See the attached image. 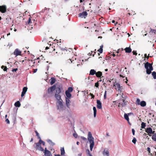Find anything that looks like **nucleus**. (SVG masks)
Returning a JSON list of instances; mask_svg holds the SVG:
<instances>
[{"label": "nucleus", "instance_id": "nucleus-61", "mask_svg": "<svg viewBox=\"0 0 156 156\" xmlns=\"http://www.w3.org/2000/svg\"><path fill=\"white\" fill-rule=\"evenodd\" d=\"M120 50V49H119L118 50V51L116 52L117 53H119V50Z\"/></svg>", "mask_w": 156, "mask_h": 156}, {"label": "nucleus", "instance_id": "nucleus-30", "mask_svg": "<svg viewBox=\"0 0 156 156\" xmlns=\"http://www.w3.org/2000/svg\"><path fill=\"white\" fill-rule=\"evenodd\" d=\"M124 117L125 119L128 122H129V119L128 115L127 114L125 113L124 115Z\"/></svg>", "mask_w": 156, "mask_h": 156}, {"label": "nucleus", "instance_id": "nucleus-25", "mask_svg": "<svg viewBox=\"0 0 156 156\" xmlns=\"http://www.w3.org/2000/svg\"><path fill=\"white\" fill-rule=\"evenodd\" d=\"M96 71L93 69H91L90 72V75H93L95 74H96Z\"/></svg>", "mask_w": 156, "mask_h": 156}, {"label": "nucleus", "instance_id": "nucleus-40", "mask_svg": "<svg viewBox=\"0 0 156 156\" xmlns=\"http://www.w3.org/2000/svg\"><path fill=\"white\" fill-rule=\"evenodd\" d=\"M31 17H30L29 18L28 20V22H27L28 24H30V23H31Z\"/></svg>", "mask_w": 156, "mask_h": 156}, {"label": "nucleus", "instance_id": "nucleus-8", "mask_svg": "<svg viewBox=\"0 0 156 156\" xmlns=\"http://www.w3.org/2000/svg\"><path fill=\"white\" fill-rule=\"evenodd\" d=\"M88 14V13L86 11H84L82 12L79 13L78 14V16L79 17L82 18H86V17L87 16Z\"/></svg>", "mask_w": 156, "mask_h": 156}, {"label": "nucleus", "instance_id": "nucleus-38", "mask_svg": "<svg viewBox=\"0 0 156 156\" xmlns=\"http://www.w3.org/2000/svg\"><path fill=\"white\" fill-rule=\"evenodd\" d=\"M73 90V88L72 87H69L68 88V90L66 91H68L69 92H70L72 91Z\"/></svg>", "mask_w": 156, "mask_h": 156}, {"label": "nucleus", "instance_id": "nucleus-57", "mask_svg": "<svg viewBox=\"0 0 156 156\" xmlns=\"http://www.w3.org/2000/svg\"><path fill=\"white\" fill-rule=\"evenodd\" d=\"M152 134H153V135L156 134L155 133V132L154 131H152Z\"/></svg>", "mask_w": 156, "mask_h": 156}, {"label": "nucleus", "instance_id": "nucleus-6", "mask_svg": "<svg viewBox=\"0 0 156 156\" xmlns=\"http://www.w3.org/2000/svg\"><path fill=\"white\" fill-rule=\"evenodd\" d=\"M35 144H36V146L35 147V148L37 150H38L40 151H43L44 150V149L42 148L41 144L39 143H35Z\"/></svg>", "mask_w": 156, "mask_h": 156}, {"label": "nucleus", "instance_id": "nucleus-34", "mask_svg": "<svg viewBox=\"0 0 156 156\" xmlns=\"http://www.w3.org/2000/svg\"><path fill=\"white\" fill-rule=\"evenodd\" d=\"M152 139L154 141L156 142V134L153 135Z\"/></svg>", "mask_w": 156, "mask_h": 156}, {"label": "nucleus", "instance_id": "nucleus-31", "mask_svg": "<svg viewBox=\"0 0 156 156\" xmlns=\"http://www.w3.org/2000/svg\"><path fill=\"white\" fill-rule=\"evenodd\" d=\"M150 31L149 33H154V34H156V30H153L151 28H150Z\"/></svg>", "mask_w": 156, "mask_h": 156}, {"label": "nucleus", "instance_id": "nucleus-19", "mask_svg": "<svg viewBox=\"0 0 156 156\" xmlns=\"http://www.w3.org/2000/svg\"><path fill=\"white\" fill-rule=\"evenodd\" d=\"M103 154L104 155H105L106 156H109V152L108 150L106 149H105L103 152Z\"/></svg>", "mask_w": 156, "mask_h": 156}, {"label": "nucleus", "instance_id": "nucleus-18", "mask_svg": "<svg viewBox=\"0 0 156 156\" xmlns=\"http://www.w3.org/2000/svg\"><path fill=\"white\" fill-rule=\"evenodd\" d=\"M61 87L60 86H59V87H56L55 89H56V93L57 94H60L61 93Z\"/></svg>", "mask_w": 156, "mask_h": 156}, {"label": "nucleus", "instance_id": "nucleus-22", "mask_svg": "<svg viewBox=\"0 0 156 156\" xmlns=\"http://www.w3.org/2000/svg\"><path fill=\"white\" fill-rule=\"evenodd\" d=\"M95 74L97 77L102 78L101 76L102 75V73L101 71H98L97 72H96Z\"/></svg>", "mask_w": 156, "mask_h": 156}, {"label": "nucleus", "instance_id": "nucleus-50", "mask_svg": "<svg viewBox=\"0 0 156 156\" xmlns=\"http://www.w3.org/2000/svg\"><path fill=\"white\" fill-rule=\"evenodd\" d=\"M133 54L134 55H137V53L136 52V51H133Z\"/></svg>", "mask_w": 156, "mask_h": 156}, {"label": "nucleus", "instance_id": "nucleus-60", "mask_svg": "<svg viewBox=\"0 0 156 156\" xmlns=\"http://www.w3.org/2000/svg\"><path fill=\"white\" fill-rule=\"evenodd\" d=\"M42 143L43 144V145H45V142H44V141H43L42 142Z\"/></svg>", "mask_w": 156, "mask_h": 156}, {"label": "nucleus", "instance_id": "nucleus-1", "mask_svg": "<svg viewBox=\"0 0 156 156\" xmlns=\"http://www.w3.org/2000/svg\"><path fill=\"white\" fill-rule=\"evenodd\" d=\"M88 139L90 143V150L92 151L94 144V138L93 137L91 133L90 132H89L88 133Z\"/></svg>", "mask_w": 156, "mask_h": 156}, {"label": "nucleus", "instance_id": "nucleus-16", "mask_svg": "<svg viewBox=\"0 0 156 156\" xmlns=\"http://www.w3.org/2000/svg\"><path fill=\"white\" fill-rule=\"evenodd\" d=\"M58 101V108L60 107V108H62L63 107V105L62 103V100L61 99V101Z\"/></svg>", "mask_w": 156, "mask_h": 156}, {"label": "nucleus", "instance_id": "nucleus-54", "mask_svg": "<svg viewBox=\"0 0 156 156\" xmlns=\"http://www.w3.org/2000/svg\"><path fill=\"white\" fill-rule=\"evenodd\" d=\"M132 132L133 134V135H135V131L133 129H132Z\"/></svg>", "mask_w": 156, "mask_h": 156}, {"label": "nucleus", "instance_id": "nucleus-52", "mask_svg": "<svg viewBox=\"0 0 156 156\" xmlns=\"http://www.w3.org/2000/svg\"><path fill=\"white\" fill-rule=\"evenodd\" d=\"M40 140H39V142L38 143H39L40 144H41L42 143V142L43 141L42 140L41 138L39 139Z\"/></svg>", "mask_w": 156, "mask_h": 156}, {"label": "nucleus", "instance_id": "nucleus-36", "mask_svg": "<svg viewBox=\"0 0 156 156\" xmlns=\"http://www.w3.org/2000/svg\"><path fill=\"white\" fill-rule=\"evenodd\" d=\"M1 68L3 69V70L4 71H6L7 70V67L6 66H2L1 67Z\"/></svg>", "mask_w": 156, "mask_h": 156}, {"label": "nucleus", "instance_id": "nucleus-41", "mask_svg": "<svg viewBox=\"0 0 156 156\" xmlns=\"http://www.w3.org/2000/svg\"><path fill=\"white\" fill-rule=\"evenodd\" d=\"M149 55V54H148V56H147V54H144V58H147V60L149 58V57H151V56H150Z\"/></svg>", "mask_w": 156, "mask_h": 156}, {"label": "nucleus", "instance_id": "nucleus-13", "mask_svg": "<svg viewBox=\"0 0 156 156\" xmlns=\"http://www.w3.org/2000/svg\"><path fill=\"white\" fill-rule=\"evenodd\" d=\"M114 86L115 87V89L116 90H117L118 91L120 90L121 89V87H120V85L118 83H117L115 84Z\"/></svg>", "mask_w": 156, "mask_h": 156}, {"label": "nucleus", "instance_id": "nucleus-14", "mask_svg": "<svg viewBox=\"0 0 156 156\" xmlns=\"http://www.w3.org/2000/svg\"><path fill=\"white\" fill-rule=\"evenodd\" d=\"M69 98H68L66 97V106L68 108H69V106L70 105V103L71 102Z\"/></svg>", "mask_w": 156, "mask_h": 156}, {"label": "nucleus", "instance_id": "nucleus-32", "mask_svg": "<svg viewBox=\"0 0 156 156\" xmlns=\"http://www.w3.org/2000/svg\"><path fill=\"white\" fill-rule=\"evenodd\" d=\"M103 46L102 45L100 46V48L98 50V51L100 53H101L103 52Z\"/></svg>", "mask_w": 156, "mask_h": 156}, {"label": "nucleus", "instance_id": "nucleus-7", "mask_svg": "<svg viewBox=\"0 0 156 156\" xmlns=\"http://www.w3.org/2000/svg\"><path fill=\"white\" fill-rule=\"evenodd\" d=\"M7 7L5 5L2 6L0 5V12L2 13H4L6 12Z\"/></svg>", "mask_w": 156, "mask_h": 156}, {"label": "nucleus", "instance_id": "nucleus-51", "mask_svg": "<svg viewBox=\"0 0 156 156\" xmlns=\"http://www.w3.org/2000/svg\"><path fill=\"white\" fill-rule=\"evenodd\" d=\"M18 70L17 68L13 69H12V72H16Z\"/></svg>", "mask_w": 156, "mask_h": 156}, {"label": "nucleus", "instance_id": "nucleus-58", "mask_svg": "<svg viewBox=\"0 0 156 156\" xmlns=\"http://www.w3.org/2000/svg\"><path fill=\"white\" fill-rule=\"evenodd\" d=\"M55 156H61L59 154H55Z\"/></svg>", "mask_w": 156, "mask_h": 156}, {"label": "nucleus", "instance_id": "nucleus-43", "mask_svg": "<svg viewBox=\"0 0 156 156\" xmlns=\"http://www.w3.org/2000/svg\"><path fill=\"white\" fill-rule=\"evenodd\" d=\"M136 102L137 103L138 105H140V100L138 98H137L136 99Z\"/></svg>", "mask_w": 156, "mask_h": 156}, {"label": "nucleus", "instance_id": "nucleus-21", "mask_svg": "<svg viewBox=\"0 0 156 156\" xmlns=\"http://www.w3.org/2000/svg\"><path fill=\"white\" fill-rule=\"evenodd\" d=\"M44 153L45 156H52L51 152L49 151L46 152H44Z\"/></svg>", "mask_w": 156, "mask_h": 156}, {"label": "nucleus", "instance_id": "nucleus-37", "mask_svg": "<svg viewBox=\"0 0 156 156\" xmlns=\"http://www.w3.org/2000/svg\"><path fill=\"white\" fill-rule=\"evenodd\" d=\"M87 156H92V154L90 153V151L88 149L87 150Z\"/></svg>", "mask_w": 156, "mask_h": 156}, {"label": "nucleus", "instance_id": "nucleus-42", "mask_svg": "<svg viewBox=\"0 0 156 156\" xmlns=\"http://www.w3.org/2000/svg\"><path fill=\"white\" fill-rule=\"evenodd\" d=\"M136 141V138L135 137H134L133 139V140H132V142L134 144H135Z\"/></svg>", "mask_w": 156, "mask_h": 156}, {"label": "nucleus", "instance_id": "nucleus-20", "mask_svg": "<svg viewBox=\"0 0 156 156\" xmlns=\"http://www.w3.org/2000/svg\"><path fill=\"white\" fill-rule=\"evenodd\" d=\"M126 52L129 53L131 52L132 49L130 47H126L125 49Z\"/></svg>", "mask_w": 156, "mask_h": 156}, {"label": "nucleus", "instance_id": "nucleus-39", "mask_svg": "<svg viewBox=\"0 0 156 156\" xmlns=\"http://www.w3.org/2000/svg\"><path fill=\"white\" fill-rule=\"evenodd\" d=\"M35 132L36 134V136H37L38 139H40V137L39 136V134L37 131L36 130H35Z\"/></svg>", "mask_w": 156, "mask_h": 156}, {"label": "nucleus", "instance_id": "nucleus-9", "mask_svg": "<svg viewBox=\"0 0 156 156\" xmlns=\"http://www.w3.org/2000/svg\"><path fill=\"white\" fill-rule=\"evenodd\" d=\"M56 88V86L55 85H54L52 86L49 88L47 90V92L48 94H50L52 93Z\"/></svg>", "mask_w": 156, "mask_h": 156}, {"label": "nucleus", "instance_id": "nucleus-17", "mask_svg": "<svg viewBox=\"0 0 156 156\" xmlns=\"http://www.w3.org/2000/svg\"><path fill=\"white\" fill-rule=\"evenodd\" d=\"M55 96L58 101L61 100V96L60 94H55Z\"/></svg>", "mask_w": 156, "mask_h": 156}, {"label": "nucleus", "instance_id": "nucleus-48", "mask_svg": "<svg viewBox=\"0 0 156 156\" xmlns=\"http://www.w3.org/2000/svg\"><path fill=\"white\" fill-rule=\"evenodd\" d=\"M147 151H148V153L149 154L151 152V149L150 147H148L147 148Z\"/></svg>", "mask_w": 156, "mask_h": 156}, {"label": "nucleus", "instance_id": "nucleus-24", "mask_svg": "<svg viewBox=\"0 0 156 156\" xmlns=\"http://www.w3.org/2000/svg\"><path fill=\"white\" fill-rule=\"evenodd\" d=\"M66 96L68 98H70L71 97V94L70 93L68 92V91H66Z\"/></svg>", "mask_w": 156, "mask_h": 156}, {"label": "nucleus", "instance_id": "nucleus-26", "mask_svg": "<svg viewBox=\"0 0 156 156\" xmlns=\"http://www.w3.org/2000/svg\"><path fill=\"white\" fill-rule=\"evenodd\" d=\"M56 81V79L54 77L51 78V81H50V84L51 85H52Z\"/></svg>", "mask_w": 156, "mask_h": 156}, {"label": "nucleus", "instance_id": "nucleus-33", "mask_svg": "<svg viewBox=\"0 0 156 156\" xmlns=\"http://www.w3.org/2000/svg\"><path fill=\"white\" fill-rule=\"evenodd\" d=\"M152 75L153 77V78L155 79H156V72L155 71L152 72Z\"/></svg>", "mask_w": 156, "mask_h": 156}, {"label": "nucleus", "instance_id": "nucleus-27", "mask_svg": "<svg viewBox=\"0 0 156 156\" xmlns=\"http://www.w3.org/2000/svg\"><path fill=\"white\" fill-rule=\"evenodd\" d=\"M140 105L141 106L144 107L146 106V103L145 101H142L140 102Z\"/></svg>", "mask_w": 156, "mask_h": 156}, {"label": "nucleus", "instance_id": "nucleus-56", "mask_svg": "<svg viewBox=\"0 0 156 156\" xmlns=\"http://www.w3.org/2000/svg\"><path fill=\"white\" fill-rule=\"evenodd\" d=\"M92 98H94V96L92 94H90Z\"/></svg>", "mask_w": 156, "mask_h": 156}, {"label": "nucleus", "instance_id": "nucleus-59", "mask_svg": "<svg viewBox=\"0 0 156 156\" xmlns=\"http://www.w3.org/2000/svg\"><path fill=\"white\" fill-rule=\"evenodd\" d=\"M114 53V52L113 54L112 55L114 57L116 55Z\"/></svg>", "mask_w": 156, "mask_h": 156}, {"label": "nucleus", "instance_id": "nucleus-28", "mask_svg": "<svg viewBox=\"0 0 156 156\" xmlns=\"http://www.w3.org/2000/svg\"><path fill=\"white\" fill-rule=\"evenodd\" d=\"M14 105L16 107H19L20 106L21 104L20 102L19 101H18L15 103Z\"/></svg>", "mask_w": 156, "mask_h": 156}, {"label": "nucleus", "instance_id": "nucleus-4", "mask_svg": "<svg viewBox=\"0 0 156 156\" xmlns=\"http://www.w3.org/2000/svg\"><path fill=\"white\" fill-rule=\"evenodd\" d=\"M51 48H53V49L52 51L53 52L56 51V53L58 55L59 54L60 52H59V51L58 50V46L55 47V46H54L53 47L52 46H50V47L49 48H48V47H46L45 48V49L47 50L48 49V48L51 49Z\"/></svg>", "mask_w": 156, "mask_h": 156}, {"label": "nucleus", "instance_id": "nucleus-55", "mask_svg": "<svg viewBox=\"0 0 156 156\" xmlns=\"http://www.w3.org/2000/svg\"><path fill=\"white\" fill-rule=\"evenodd\" d=\"M44 152H46L49 151V150H47L46 148H45L44 150Z\"/></svg>", "mask_w": 156, "mask_h": 156}, {"label": "nucleus", "instance_id": "nucleus-64", "mask_svg": "<svg viewBox=\"0 0 156 156\" xmlns=\"http://www.w3.org/2000/svg\"><path fill=\"white\" fill-rule=\"evenodd\" d=\"M79 143H79V142H78V141H77V142H76V144H77V145H79Z\"/></svg>", "mask_w": 156, "mask_h": 156}, {"label": "nucleus", "instance_id": "nucleus-62", "mask_svg": "<svg viewBox=\"0 0 156 156\" xmlns=\"http://www.w3.org/2000/svg\"><path fill=\"white\" fill-rule=\"evenodd\" d=\"M37 69H34V73L36 72V71H37Z\"/></svg>", "mask_w": 156, "mask_h": 156}, {"label": "nucleus", "instance_id": "nucleus-44", "mask_svg": "<svg viewBox=\"0 0 156 156\" xmlns=\"http://www.w3.org/2000/svg\"><path fill=\"white\" fill-rule=\"evenodd\" d=\"M106 91H105L104 94V98L105 99H106Z\"/></svg>", "mask_w": 156, "mask_h": 156}, {"label": "nucleus", "instance_id": "nucleus-11", "mask_svg": "<svg viewBox=\"0 0 156 156\" xmlns=\"http://www.w3.org/2000/svg\"><path fill=\"white\" fill-rule=\"evenodd\" d=\"M97 107L99 109L102 108V104L99 100H97Z\"/></svg>", "mask_w": 156, "mask_h": 156}, {"label": "nucleus", "instance_id": "nucleus-12", "mask_svg": "<svg viewBox=\"0 0 156 156\" xmlns=\"http://www.w3.org/2000/svg\"><path fill=\"white\" fill-rule=\"evenodd\" d=\"M152 129L150 127L147 128L145 129V131L148 133V135L151 136L152 133Z\"/></svg>", "mask_w": 156, "mask_h": 156}, {"label": "nucleus", "instance_id": "nucleus-10", "mask_svg": "<svg viewBox=\"0 0 156 156\" xmlns=\"http://www.w3.org/2000/svg\"><path fill=\"white\" fill-rule=\"evenodd\" d=\"M14 54L17 56L19 55H21V51L18 48L16 49L14 51Z\"/></svg>", "mask_w": 156, "mask_h": 156}, {"label": "nucleus", "instance_id": "nucleus-29", "mask_svg": "<svg viewBox=\"0 0 156 156\" xmlns=\"http://www.w3.org/2000/svg\"><path fill=\"white\" fill-rule=\"evenodd\" d=\"M93 110H94V117H95L96 116L97 113V110L95 107H93Z\"/></svg>", "mask_w": 156, "mask_h": 156}, {"label": "nucleus", "instance_id": "nucleus-15", "mask_svg": "<svg viewBox=\"0 0 156 156\" xmlns=\"http://www.w3.org/2000/svg\"><path fill=\"white\" fill-rule=\"evenodd\" d=\"M27 90V88L26 87H24L23 89L22 92L21 96L22 97L25 94Z\"/></svg>", "mask_w": 156, "mask_h": 156}, {"label": "nucleus", "instance_id": "nucleus-3", "mask_svg": "<svg viewBox=\"0 0 156 156\" xmlns=\"http://www.w3.org/2000/svg\"><path fill=\"white\" fill-rule=\"evenodd\" d=\"M71 55V53L70 51H69L68 54V57H66L65 58V60L66 63H72L73 64L75 63V62H74V60H73V59H71L70 58V56Z\"/></svg>", "mask_w": 156, "mask_h": 156}, {"label": "nucleus", "instance_id": "nucleus-35", "mask_svg": "<svg viewBox=\"0 0 156 156\" xmlns=\"http://www.w3.org/2000/svg\"><path fill=\"white\" fill-rule=\"evenodd\" d=\"M146 123L144 122H142L141 124V128H144L146 126Z\"/></svg>", "mask_w": 156, "mask_h": 156}, {"label": "nucleus", "instance_id": "nucleus-46", "mask_svg": "<svg viewBox=\"0 0 156 156\" xmlns=\"http://www.w3.org/2000/svg\"><path fill=\"white\" fill-rule=\"evenodd\" d=\"M71 59H73V60H74V62H75V63H76V60L78 61V59H76V58H74V57L72 58H71Z\"/></svg>", "mask_w": 156, "mask_h": 156}, {"label": "nucleus", "instance_id": "nucleus-2", "mask_svg": "<svg viewBox=\"0 0 156 156\" xmlns=\"http://www.w3.org/2000/svg\"><path fill=\"white\" fill-rule=\"evenodd\" d=\"M152 65V63H149L148 62H146L145 64L144 67L146 69V73L148 74H150L153 70Z\"/></svg>", "mask_w": 156, "mask_h": 156}, {"label": "nucleus", "instance_id": "nucleus-5", "mask_svg": "<svg viewBox=\"0 0 156 156\" xmlns=\"http://www.w3.org/2000/svg\"><path fill=\"white\" fill-rule=\"evenodd\" d=\"M127 101L125 100L122 99V100H120L119 101V105L118 106H122V107H124L127 104Z\"/></svg>", "mask_w": 156, "mask_h": 156}, {"label": "nucleus", "instance_id": "nucleus-45", "mask_svg": "<svg viewBox=\"0 0 156 156\" xmlns=\"http://www.w3.org/2000/svg\"><path fill=\"white\" fill-rule=\"evenodd\" d=\"M95 86L97 87H98L99 86V83L98 82L96 83L95 84Z\"/></svg>", "mask_w": 156, "mask_h": 156}, {"label": "nucleus", "instance_id": "nucleus-47", "mask_svg": "<svg viewBox=\"0 0 156 156\" xmlns=\"http://www.w3.org/2000/svg\"><path fill=\"white\" fill-rule=\"evenodd\" d=\"M5 122L7 124H9L10 122L9 120L8 119H6L5 120Z\"/></svg>", "mask_w": 156, "mask_h": 156}, {"label": "nucleus", "instance_id": "nucleus-63", "mask_svg": "<svg viewBox=\"0 0 156 156\" xmlns=\"http://www.w3.org/2000/svg\"><path fill=\"white\" fill-rule=\"evenodd\" d=\"M115 22V20H112V22L113 23H114Z\"/></svg>", "mask_w": 156, "mask_h": 156}, {"label": "nucleus", "instance_id": "nucleus-53", "mask_svg": "<svg viewBox=\"0 0 156 156\" xmlns=\"http://www.w3.org/2000/svg\"><path fill=\"white\" fill-rule=\"evenodd\" d=\"M81 138L84 140H87V139L85 137L83 136H81Z\"/></svg>", "mask_w": 156, "mask_h": 156}, {"label": "nucleus", "instance_id": "nucleus-23", "mask_svg": "<svg viewBox=\"0 0 156 156\" xmlns=\"http://www.w3.org/2000/svg\"><path fill=\"white\" fill-rule=\"evenodd\" d=\"M61 154L62 155L64 156L65 154L64 148L63 147H61L60 148Z\"/></svg>", "mask_w": 156, "mask_h": 156}, {"label": "nucleus", "instance_id": "nucleus-49", "mask_svg": "<svg viewBox=\"0 0 156 156\" xmlns=\"http://www.w3.org/2000/svg\"><path fill=\"white\" fill-rule=\"evenodd\" d=\"M73 136L76 138L77 137L78 135L76 133H74L73 134Z\"/></svg>", "mask_w": 156, "mask_h": 156}]
</instances>
